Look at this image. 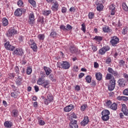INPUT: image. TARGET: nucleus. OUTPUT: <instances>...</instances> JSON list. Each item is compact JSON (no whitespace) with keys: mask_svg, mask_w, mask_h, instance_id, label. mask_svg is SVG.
I'll use <instances>...</instances> for the list:
<instances>
[{"mask_svg":"<svg viewBox=\"0 0 128 128\" xmlns=\"http://www.w3.org/2000/svg\"><path fill=\"white\" fill-rule=\"evenodd\" d=\"M26 12V9L22 8H18L15 10L14 14V16H21L22 14V12L25 14Z\"/></svg>","mask_w":128,"mask_h":128,"instance_id":"obj_1","label":"nucleus"},{"mask_svg":"<svg viewBox=\"0 0 128 128\" xmlns=\"http://www.w3.org/2000/svg\"><path fill=\"white\" fill-rule=\"evenodd\" d=\"M118 42H120V39L116 37V36H114L111 38L110 43L112 46H116V44H118Z\"/></svg>","mask_w":128,"mask_h":128,"instance_id":"obj_2","label":"nucleus"},{"mask_svg":"<svg viewBox=\"0 0 128 128\" xmlns=\"http://www.w3.org/2000/svg\"><path fill=\"white\" fill-rule=\"evenodd\" d=\"M30 46L31 48L33 50L34 52H36L38 50V46H36V44L34 42V40L32 39H30L29 42Z\"/></svg>","mask_w":128,"mask_h":128,"instance_id":"obj_3","label":"nucleus"},{"mask_svg":"<svg viewBox=\"0 0 128 128\" xmlns=\"http://www.w3.org/2000/svg\"><path fill=\"white\" fill-rule=\"evenodd\" d=\"M28 16V24H34V20H36V19L34 18V14L33 12H31Z\"/></svg>","mask_w":128,"mask_h":128,"instance_id":"obj_4","label":"nucleus"},{"mask_svg":"<svg viewBox=\"0 0 128 128\" xmlns=\"http://www.w3.org/2000/svg\"><path fill=\"white\" fill-rule=\"evenodd\" d=\"M16 34V30L15 29L10 28L9 29L7 32H6V36L8 38H12V36H14V34Z\"/></svg>","mask_w":128,"mask_h":128,"instance_id":"obj_5","label":"nucleus"},{"mask_svg":"<svg viewBox=\"0 0 128 128\" xmlns=\"http://www.w3.org/2000/svg\"><path fill=\"white\" fill-rule=\"evenodd\" d=\"M24 50L20 48H16L13 52V54H17L20 56H24Z\"/></svg>","mask_w":128,"mask_h":128,"instance_id":"obj_6","label":"nucleus"},{"mask_svg":"<svg viewBox=\"0 0 128 128\" xmlns=\"http://www.w3.org/2000/svg\"><path fill=\"white\" fill-rule=\"evenodd\" d=\"M70 128H78V121H76V120H70Z\"/></svg>","mask_w":128,"mask_h":128,"instance_id":"obj_7","label":"nucleus"},{"mask_svg":"<svg viewBox=\"0 0 128 128\" xmlns=\"http://www.w3.org/2000/svg\"><path fill=\"white\" fill-rule=\"evenodd\" d=\"M4 47L6 48V50H14V48H16L14 46L12 45H10V42H8L4 44Z\"/></svg>","mask_w":128,"mask_h":128,"instance_id":"obj_8","label":"nucleus"},{"mask_svg":"<svg viewBox=\"0 0 128 128\" xmlns=\"http://www.w3.org/2000/svg\"><path fill=\"white\" fill-rule=\"evenodd\" d=\"M108 72L110 74L114 76H120V74H118V72L114 70L112 68H108Z\"/></svg>","mask_w":128,"mask_h":128,"instance_id":"obj_9","label":"nucleus"},{"mask_svg":"<svg viewBox=\"0 0 128 128\" xmlns=\"http://www.w3.org/2000/svg\"><path fill=\"white\" fill-rule=\"evenodd\" d=\"M88 122H90V120L88 119V116H84V120L80 122V124L82 126H86L88 124Z\"/></svg>","mask_w":128,"mask_h":128,"instance_id":"obj_10","label":"nucleus"},{"mask_svg":"<svg viewBox=\"0 0 128 128\" xmlns=\"http://www.w3.org/2000/svg\"><path fill=\"white\" fill-rule=\"evenodd\" d=\"M60 66L64 70H68L70 68V64L68 62H63V63L60 64Z\"/></svg>","mask_w":128,"mask_h":128,"instance_id":"obj_11","label":"nucleus"},{"mask_svg":"<svg viewBox=\"0 0 128 128\" xmlns=\"http://www.w3.org/2000/svg\"><path fill=\"white\" fill-rule=\"evenodd\" d=\"M108 50H110V48L108 46H104L100 50L99 54H104Z\"/></svg>","mask_w":128,"mask_h":128,"instance_id":"obj_12","label":"nucleus"},{"mask_svg":"<svg viewBox=\"0 0 128 128\" xmlns=\"http://www.w3.org/2000/svg\"><path fill=\"white\" fill-rule=\"evenodd\" d=\"M118 83L120 88H124L126 86V82L124 78H120L118 80Z\"/></svg>","mask_w":128,"mask_h":128,"instance_id":"obj_13","label":"nucleus"},{"mask_svg":"<svg viewBox=\"0 0 128 128\" xmlns=\"http://www.w3.org/2000/svg\"><path fill=\"white\" fill-rule=\"evenodd\" d=\"M16 84L17 86H20L22 84V78L18 75V77H16Z\"/></svg>","mask_w":128,"mask_h":128,"instance_id":"obj_14","label":"nucleus"},{"mask_svg":"<svg viewBox=\"0 0 128 128\" xmlns=\"http://www.w3.org/2000/svg\"><path fill=\"white\" fill-rule=\"evenodd\" d=\"M122 111L124 112V114L125 116H128V110L126 104H122Z\"/></svg>","mask_w":128,"mask_h":128,"instance_id":"obj_15","label":"nucleus"},{"mask_svg":"<svg viewBox=\"0 0 128 128\" xmlns=\"http://www.w3.org/2000/svg\"><path fill=\"white\" fill-rule=\"evenodd\" d=\"M72 110H74V105L70 104L64 108V112H70Z\"/></svg>","mask_w":128,"mask_h":128,"instance_id":"obj_16","label":"nucleus"},{"mask_svg":"<svg viewBox=\"0 0 128 128\" xmlns=\"http://www.w3.org/2000/svg\"><path fill=\"white\" fill-rule=\"evenodd\" d=\"M52 10L54 12H56L58 10V4L57 2H54V4L52 7Z\"/></svg>","mask_w":128,"mask_h":128,"instance_id":"obj_17","label":"nucleus"},{"mask_svg":"<svg viewBox=\"0 0 128 128\" xmlns=\"http://www.w3.org/2000/svg\"><path fill=\"white\" fill-rule=\"evenodd\" d=\"M56 36H58V33H56V32L54 31V30H52L50 33V36L53 38H56Z\"/></svg>","mask_w":128,"mask_h":128,"instance_id":"obj_18","label":"nucleus"},{"mask_svg":"<svg viewBox=\"0 0 128 128\" xmlns=\"http://www.w3.org/2000/svg\"><path fill=\"white\" fill-rule=\"evenodd\" d=\"M96 80H102V74L100 72H98L96 74Z\"/></svg>","mask_w":128,"mask_h":128,"instance_id":"obj_19","label":"nucleus"},{"mask_svg":"<svg viewBox=\"0 0 128 128\" xmlns=\"http://www.w3.org/2000/svg\"><path fill=\"white\" fill-rule=\"evenodd\" d=\"M44 70H45L46 76H48L50 72H52V70L46 66H44Z\"/></svg>","mask_w":128,"mask_h":128,"instance_id":"obj_20","label":"nucleus"},{"mask_svg":"<svg viewBox=\"0 0 128 128\" xmlns=\"http://www.w3.org/2000/svg\"><path fill=\"white\" fill-rule=\"evenodd\" d=\"M110 108L113 110H118V104L116 102L113 103L110 106Z\"/></svg>","mask_w":128,"mask_h":128,"instance_id":"obj_21","label":"nucleus"},{"mask_svg":"<svg viewBox=\"0 0 128 128\" xmlns=\"http://www.w3.org/2000/svg\"><path fill=\"white\" fill-rule=\"evenodd\" d=\"M97 10H98V12H102L104 8V5L102 4H97Z\"/></svg>","mask_w":128,"mask_h":128,"instance_id":"obj_22","label":"nucleus"},{"mask_svg":"<svg viewBox=\"0 0 128 128\" xmlns=\"http://www.w3.org/2000/svg\"><path fill=\"white\" fill-rule=\"evenodd\" d=\"M48 84H50V82L48 80H46L45 82H43L42 84V86L44 88H48Z\"/></svg>","mask_w":128,"mask_h":128,"instance_id":"obj_23","label":"nucleus"},{"mask_svg":"<svg viewBox=\"0 0 128 128\" xmlns=\"http://www.w3.org/2000/svg\"><path fill=\"white\" fill-rule=\"evenodd\" d=\"M46 99L48 100V102H52L54 100V96H52V94H48L47 96V98Z\"/></svg>","mask_w":128,"mask_h":128,"instance_id":"obj_24","label":"nucleus"},{"mask_svg":"<svg viewBox=\"0 0 128 128\" xmlns=\"http://www.w3.org/2000/svg\"><path fill=\"white\" fill-rule=\"evenodd\" d=\"M12 122L8 121H6L4 123V126L6 128H12Z\"/></svg>","mask_w":128,"mask_h":128,"instance_id":"obj_25","label":"nucleus"},{"mask_svg":"<svg viewBox=\"0 0 128 128\" xmlns=\"http://www.w3.org/2000/svg\"><path fill=\"white\" fill-rule=\"evenodd\" d=\"M2 24L4 26H6L8 24V20L6 18H3Z\"/></svg>","mask_w":128,"mask_h":128,"instance_id":"obj_26","label":"nucleus"},{"mask_svg":"<svg viewBox=\"0 0 128 128\" xmlns=\"http://www.w3.org/2000/svg\"><path fill=\"white\" fill-rule=\"evenodd\" d=\"M77 50H78L76 48V47H74V46H70V52H72V54H74V53L76 52Z\"/></svg>","mask_w":128,"mask_h":128,"instance_id":"obj_27","label":"nucleus"},{"mask_svg":"<svg viewBox=\"0 0 128 128\" xmlns=\"http://www.w3.org/2000/svg\"><path fill=\"white\" fill-rule=\"evenodd\" d=\"M110 110H104L102 112V114L110 116Z\"/></svg>","mask_w":128,"mask_h":128,"instance_id":"obj_28","label":"nucleus"},{"mask_svg":"<svg viewBox=\"0 0 128 128\" xmlns=\"http://www.w3.org/2000/svg\"><path fill=\"white\" fill-rule=\"evenodd\" d=\"M12 112L13 114L12 116L14 118H16L18 116V111L16 110H14L12 111Z\"/></svg>","mask_w":128,"mask_h":128,"instance_id":"obj_29","label":"nucleus"},{"mask_svg":"<svg viewBox=\"0 0 128 128\" xmlns=\"http://www.w3.org/2000/svg\"><path fill=\"white\" fill-rule=\"evenodd\" d=\"M85 80L88 84H90V82H92V76H87L86 77Z\"/></svg>","mask_w":128,"mask_h":128,"instance_id":"obj_30","label":"nucleus"},{"mask_svg":"<svg viewBox=\"0 0 128 128\" xmlns=\"http://www.w3.org/2000/svg\"><path fill=\"white\" fill-rule=\"evenodd\" d=\"M114 76L110 74H107L106 77V80H110L114 78Z\"/></svg>","mask_w":128,"mask_h":128,"instance_id":"obj_31","label":"nucleus"},{"mask_svg":"<svg viewBox=\"0 0 128 128\" xmlns=\"http://www.w3.org/2000/svg\"><path fill=\"white\" fill-rule=\"evenodd\" d=\"M38 38L40 40H44L46 36H44V34H40L38 36Z\"/></svg>","mask_w":128,"mask_h":128,"instance_id":"obj_32","label":"nucleus"},{"mask_svg":"<svg viewBox=\"0 0 128 128\" xmlns=\"http://www.w3.org/2000/svg\"><path fill=\"white\" fill-rule=\"evenodd\" d=\"M94 40H96L97 42H102V37L100 36H96Z\"/></svg>","mask_w":128,"mask_h":128,"instance_id":"obj_33","label":"nucleus"},{"mask_svg":"<svg viewBox=\"0 0 128 128\" xmlns=\"http://www.w3.org/2000/svg\"><path fill=\"white\" fill-rule=\"evenodd\" d=\"M38 84H39V86H42V84L43 82H44V78H40L38 82Z\"/></svg>","mask_w":128,"mask_h":128,"instance_id":"obj_34","label":"nucleus"},{"mask_svg":"<svg viewBox=\"0 0 128 128\" xmlns=\"http://www.w3.org/2000/svg\"><path fill=\"white\" fill-rule=\"evenodd\" d=\"M28 1L32 6H36V3L34 0H28Z\"/></svg>","mask_w":128,"mask_h":128,"instance_id":"obj_35","label":"nucleus"},{"mask_svg":"<svg viewBox=\"0 0 128 128\" xmlns=\"http://www.w3.org/2000/svg\"><path fill=\"white\" fill-rule=\"evenodd\" d=\"M116 79H114V77H113L112 79L110 80V84H112L113 86H116Z\"/></svg>","mask_w":128,"mask_h":128,"instance_id":"obj_36","label":"nucleus"},{"mask_svg":"<svg viewBox=\"0 0 128 128\" xmlns=\"http://www.w3.org/2000/svg\"><path fill=\"white\" fill-rule=\"evenodd\" d=\"M52 14V11L50 10H46L44 11L43 14L44 16H50Z\"/></svg>","mask_w":128,"mask_h":128,"instance_id":"obj_37","label":"nucleus"},{"mask_svg":"<svg viewBox=\"0 0 128 128\" xmlns=\"http://www.w3.org/2000/svg\"><path fill=\"white\" fill-rule=\"evenodd\" d=\"M104 32H110V30L108 26H106L103 28Z\"/></svg>","mask_w":128,"mask_h":128,"instance_id":"obj_38","label":"nucleus"},{"mask_svg":"<svg viewBox=\"0 0 128 128\" xmlns=\"http://www.w3.org/2000/svg\"><path fill=\"white\" fill-rule=\"evenodd\" d=\"M122 7L123 10H124L125 12H128V6H126V3L122 4Z\"/></svg>","mask_w":128,"mask_h":128,"instance_id":"obj_39","label":"nucleus"},{"mask_svg":"<svg viewBox=\"0 0 128 128\" xmlns=\"http://www.w3.org/2000/svg\"><path fill=\"white\" fill-rule=\"evenodd\" d=\"M114 88H116V86L114 85H112V84H110V85L108 86V88L109 90H114Z\"/></svg>","mask_w":128,"mask_h":128,"instance_id":"obj_40","label":"nucleus"},{"mask_svg":"<svg viewBox=\"0 0 128 128\" xmlns=\"http://www.w3.org/2000/svg\"><path fill=\"white\" fill-rule=\"evenodd\" d=\"M94 13L90 12L88 14V18H90V20L94 18Z\"/></svg>","mask_w":128,"mask_h":128,"instance_id":"obj_41","label":"nucleus"},{"mask_svg":"<svg viewBox=\"0 0 128 128\" xmlns=\"http://www.w3.org/2000/svg\"><path fill=\"white\" fill-rule=\"evenodd\" d=\"M32 70L30 68H28L26 70V74H32Z\"/></svg>","mask_w":128,"mask_h":128,"instance_id":"obj_42","label":"nucleus"},{"mask_svg":"<svg viewBox=\"0 0 128 128\" xmlns=\"http://www.w3.org/2000/svg\"><path fill=\"white\" fill-rule=\"evenodd\" d=\"M86 108H88V106L86 104H84L81 106L80 110H82V112H84V110Z\"/></svg>","mask_w":128,"mask_h":128,"instance_id":"obj_43","label":"nucleus"},{"mask_svg":"<svg viewBox=\"0 0 128 128\" xmlns=\"http://www.w3.org/2000/svg\"><path fill=\"white\" fill-rule=\"evenodd\" d=\"M102 118L104 122H106V120H110V116H108L105 117H102Z\"/></svg>","mask_w":128,"mask_h":128,"instance_id":"obj_44","label":"nucleus"},{"mask_svg":"<svg viewBox=\"0 0 128 128\" xmlns=\"http://www.w3.org/2000/svg\"><path fill=\"white\" fill-rule=\"evenodd\" d=\"M11 96L12 98H18V93H16V92H12L11 94Z\"/></svg>","mask_w":128,"mask_h":128,"instance_id":"obj_45","label":"nucleus"},{"mask_svg":"<svg viewBox=\"0 0 128 128\" xmlns=\"http://www.w3.org/2000/svg\"><path fill=\"white\" fill-rule=\"evenodd\" d=\"M15 72H16V74H20V69L18 66H16L14 68Z\"/></svg>","mask_w":128,"mask_h":128,"instance_id":"obj_46","label":"nucleus"},{"mask_svg":"<svg viewBox=\"0 0 128 128\" xmlns=\"http://www.w3.org/2000/svg\"><path fill=\"white\" fill-rule=\"evenodd\" d=\"M22 4H24V2H22V0H19L18 2V6H22Z\"/></svg>","mask_w":128,"mask_h":128,"instance_id":"obj_47","label":"nucleus"},{"mask_svg":"<svg viewBox=\"0 0 128 128\" xmlns=\"http://www.w3.org/2000/svg\"><path fill=\"white\" fill-rule=\"evenodd\" d=\"M60 30H68V29H66L64 25H61L60 26Z\"/></svg>","mask_w":128,"mask_h":128,"instance_id":"obj_48","label":"nucleus"},{"mask_svg":"<svg viewBox=\"0 0 128 128\" xmlns=\"http://www.w3.org/2000/svg\"><path fill=\"white\" fill-rule=\"evenodd\" d=\"M38 122L40 124V126H44L46 122L42 120H39Z\"/></svg>","mask_w":128,"mask_h":128,"instance_id":"obj_49","label":"nucleus"},{"mask_svg":"<svg viewBox=\"0 0 128 128\" xmlns=\"http://www.w3.org/2000/svg\"><path fill=\"white\" fill-rule=\"evenodd\" d=\"M106 104L107 106H110L112 105V101L110 100H108L106 102Z\"/></svg>","mask_w":128,"mask_h":128,"instance_id":"obj_50","label":"nucleus"},{"mask_svg":"<svg viewBox=\"0 0 128 128\" xmlns=\"http://www.w3.org/2000/svg\"><path fill=\"white\" fill-rule=\"evenodd\" d=\"M82 30L84 32H86V24H82Z\"/></svg>","mask_w":128,"mask_h":128,"instance_id":"obj_51","label":"nucleus"},{"mask_svg":"<svg viewBox=\"0 0 128 128\" xmlns=\"http://www.w3.org/2000/svg\"><path fill=\"white\" fill-rule=\"evenodd\" d=\"M128 32V28H124L122 31V34H126Z\"/></svg>","mask_w":128,"mask_h":128,"instance_id":"obj_52","label":"nucleus"},{"mask_svg":"<svg viewBox=\"0 0 128 128\" xmlns=\"http://www.w3.org/2000/svg\"><path fill=\"white\" fill-rule=\"evenodd\" d=\"M123 94L124 96H128V88L125 89L123 91Z\"/></svg>","mask_w":128,"mask_h":128,"instance_id":"obj_53","label":"nucleus"},{"mask_svg":"<svg viewBox=\"0 0 128 128\" xmlns=\"http://www.w3.org/2000/svg\"><path fill=\"white\" fill-rule=\"evenodd\" d=\"M15 74L14 73H10L8 74V76H10V78H14Z\"/></svg>","mask_w":128,"mask_h":128,"instance_id":"obj_54","label":"nucleus"},{"mask_svg":"<svg viewBox=\"0 0 128 128\" xmlns=\"http://www.w3.org/2000/svg\"><path fill=\"white\" fill-rule=\"evenodd\" d=\"M40 74L41 78H46V74H44V72L41 71Z\"/></svg>","mask_w":128,"mask_h":128,"instance_id":"obj_55","label":"nucleus"},{"mask_svg":"<svg viewBox=\"0 0 128 128\" xmlns=\"http://www.w3.org/2000/svg\"><path fill=\"white\" fill-rule=\"evenodd\" d=\"M114 4H112V7L110 8L111 12H116V8L114 7Z\"/></svg>","mask_w":128,"mask_h":128,"instance_id":"obj_56","label":"nucleus"},{"mask_svg":"<svg viewBox=\"0 0 128 128\" xmlns=\"http://www.w3.org/2000/svg\"><path fill=\"white\" fill-rule=\"evenodd\" d=\"M110 62H112V58H107L106 60V64H110Z\"/></svg>","mask_w":128,"mask_h":128,"instance_id":"obj_57","label":"nucleus"},{"mask_svg":"<svg viewBox=\"0 0 128 128\" xmlns=\"http://www.w3.org/2000/svg\"><path fill=\"white\" fill-rule=\"evenodd\" d=\"M66 28L67 30H72V26H70V24H67Z\"/></svg>","mask_w":128,"mask_h":128,"instance_id":"obj_58","label":"nucleus"},{"mask_svg":"<svg viewBox=\"0 0 128 128\" xmlns=\"http://www.w3.org/2000/svg\"><path fill=\"white\" fill-rule=\"evenodd\" d=\"M118 100H124V96H118L117 98Z\"/></svg>","mask_w":128,"mask_h":128,"instance_id":"obj_59","label":"nucleus"},{"mask_svg":"<svg viewBox=\"0 0 128 128\" xmlns=\"http://www.w3.org/2000/svg\"><path fill=\"white\" fill-rule=\"evenodd\" d=\"M71 117L73 118H77L76 114H74V112H72L71 114Z\"/></svg>","mask_w":128,"mask_h":128,"instance_id":"obj_60","label":"nucleus"},{"mask_svg":"<svg viewBox=\"0 0 128 128\" xmlns=\"http://www.w3.org/2000/svg\"><path fill=\"white\" fill-rule=\"evenodd\" d=\"M62 14L66 12V7H63L62 9Z\"/></svg>","mask_w":128,"mask_h":128,"instance_id":"obj_61","label":"nucleus"},{"mask_svg":"<svg viewBox=\"0 0 128 128\" xmlns=\"http://www.w3.org/2000/svg\"><path fill=\"white\" fill-rule=\"evenodd\" d=\"M49 102L50 101H48L47 98L44 100V104H46V106H48V104Z\"/></svg>","mask_w":128,"mask_h":128,"instance_id":"obj_62","label":"nucleus"},{"mask_svg":"<svg viewBox=\"0 0 128 128\" xmlns=\"http://www.w3.org/2000/svg\"><path fill=\"white\" fill-rule=\"evenodd\" d=\"M70 12H76V8L74 7H71L70 9Z\"/></svg>","mask_w":128,"mask_h":128,"instance_id":"obj_63","label":"nucleus"},{"mask_svg":"<svg viewBox=\"0 0 128 128\" xmlns=\"http://www.w3.org/2000/svg\"><path fill=\"white\" fill-rule=\"evenodd\" d=\"M74 72H78V66H74Z\"/></svg>","mask_w":128,"mask_h":128,"instance_id":"obj_64","label":"nucleus"}]
</instances>
